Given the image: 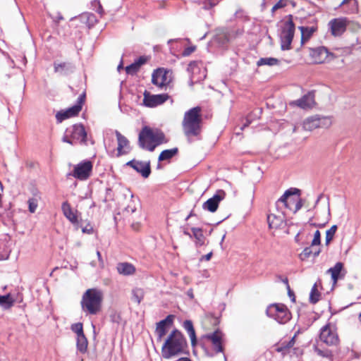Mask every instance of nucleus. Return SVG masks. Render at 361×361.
<instances>
[{
	"instance_id": "61",
	"label": "nucleus",
	"mask_w": 361,
	"mask_h": 361,
	"mask_svg": "<svg viewBox=\"0 0 361 361\" xmlns=\"http://www.w3.org/2000/svg\"><path fill=\"white\" fill-rule=\"evenodd\" d=\"M94 14H88V16H87V19L89 20H92L93 19H94Z\"/></svg>"
},
{
	"instance_id": "54",
	"label": "nucleus",
	"mask_w": 361,
	"mask_h": 361,
	"mask_svg": "<svg viewBox=\"0 0 361 361\" xmlns=\"http://www.w3.org/2000/svg\"><path fill=\"white\" fill-rule=\"evenodd\" d=\"M62 20H63V16L60 13H58L56 16L54 18V21L59 23V21Z\"/></svg>"
},
{
	"instance_id": "55",
	"label": "nucleus",
	"mask_w": 361,
	"mask_h": 361,
	"mask_svg": "<svg viewBox=\"0 0 361 361\" xmlns=\"http://www.w3.org/2000/svg\"><path fill=\"white\" fill-rule=\"evenodd\" d=\"M187 295L190 298V299H193L194 298V294H193V290L192 288H190L187 291Z\"/></svg>"
},
{
	"instance_id": "13",
	"label": "nucleus",
	"mask_w": 361,
	"mask_h": 361,
	"mask_svg": "<svg viewBox=\"0 0 361 361\" xmlns=\"http://www.w3.org/2000/svg\"><path fill=\"white\" fill-rule=\"evenodd\" d=\"M169 98L168 94H151L145 91L143 104L147 107L153 108L164 104Z\"/></svg>"
},
{
	"instance_id": "29",
	"label": "nucleus",
	"mask_w": 361,
	"mask_h": 361,
	"mask_svg": "<svg viewBox=\"0 0 361 361\" xmlns=\"http://www.w3.org/2000/svg\"><path fill=\"white\" fill-rule=\"evenodd\" d=\"M299 30L301 32V44H303L305 42L309 40L312 34L317 30V27L300 26Z\"/></svg>"
},
{
	"instance_id": "4",
	"label": "nucleus",
	"mask_w": 361,
	"mask_h": 361,
	"mask_svg": "<svg viewBox=\"0 0 361 361\" xmlns=\"http://www.w3.org/2000/svg\"><path fill=\"white\" fill-rule=\"evenodd\" d=\"M164 142H166V140L164 133L161 130H153L145 126L139 133V146L149 152H153L157 146Z\"/></svg>"
},
{
	"instance_id": "40",
	"label": "nucleus",
	"mask_w": 361,
	"mask_h": 361,
	"mask_svg": "<svg viewBox=\"0 0 361 361\" xmlns=\"http://www.w3.org/2000/svg\"><path fill=\"white\" fill-rule=\"evenodd\" d=\"M320 298V293L317 290V283H314L311 289L310 294V302L312 304H316Z\"/></svg>"
},
{
	"instance_id": "51",
	"label": "nucleus",
	"mask_w": 361,
	"mask_h": 361,
	"mask_svg": "<svg viewBox=\"0 0 361 361\" xmlns=\"http://www.w3.org/2000/svg\"><path fill=\"white\" fill-rule=\"evenodd\" d=\"M285 6V4L283 3L282 0H280L278 1L272 8V11H274L275 10H277L279 8H283Z\"/></svg>"
},
{
	"instance_id": "62",
	"label": "nucleus",
	"mask_w": 361,
	"mask_h": 361,
	"mask_svg": "<svg viewBox=\"0 0 361 361\" xmlns=\"http://www.w3.org/2000/svg\"><path fill=\"white\" fill-rule=\"evenodd\" d=\"M123 68V61H121L120 64L118 66L117 69H118V71H120Z\"/></svg>"
},
{
	"instance_id": "38",
	"label": "nucleus",
	"mask_w": 361,
	"mask_h": 361,
	"mask_svg": "<svg viewBox=\"0 0 361 361\" xmlns=\"http://www.w3.org/2000/svg\"><path fill=\"white\" fill-rule=\"evenodd\" d=\"M144 298V291L142 288H135L132 290V300L139 305Z\"/></svg>"
},
{
	"instance_id": "11",
	"label": "nucleus",
	"mask_w": 361,
	"mask_h": 361,
	"mask_svg": "<svg viewBox=\"0 0 361 361\" xmlns=\"http://www.w3.org/2000/svg\"><path fill=\"white\" fill-rule=\"evenodd\" d=\"M331 125L330 118L315 115L308 117L303 121V128L312 131L318 128H329Z\"/></svg>"
},
{
	"instance_id": "26",
	"label": "nucleus",
	"mask_w": 361,
	"mask_h": 361,
	"mask_svg": "<svg viewBox=\"0 0 361 361\" xmlns=\"http://www.w3.org/2000/svg\"><path fill=\"white\" fill-rule=\"evenodd\" d=\"M146 61L147 59L145 56H140L137 60L135 61V62L126 67V73L131 75L136 74L138 72L140 66L145 64Z\"/></svg>"
},
{
	"instance_id": "44",
	"label": "nucleus",
	"mask_w": 361,
	"mask_h": 361,
	"mask_svg": "<svg viewBox=\"0 0 361 361\" xmlns=\"http://www.w3.org/2000/svg\"><path fill=\"white\" fill-rule=\"evenodd\" d=\"M312 254V250L310 247H305L302 252L300 254V258L301 260H305Z\"/></svg>"
},
{
	"instance_id": "10",
	"label": "nucleus",
	"mask_w": 361,
	"mask_h": 361,
	"mask_svg": "<svg viewBox=\"0 0 361 361\" xmlns=\"http://www.w3.org/2000/svg\"><path fill=\"white\" fill-rule=\"evenodd\" d=\"M85 92H83L78 98L76 104L66 110L58 111L56 114V119L58 123H61L66 119L74 117L82 110V104L85 100Z\"/></svg>"
},
{
	"instance_id": "59",
	"label": "nucleus",
	"mask_w": 361,
	"mask_h": 361,
	"mask_svg": "<svg viewBox=\"0 0 361 361\" xmlns=\"http://www.w3.org/2000/svg\"><path fill=\"white\" fill-rule=\"evenodd\" d=\"M97 257H98V259H99V262H103V261H102V255H101V253H100V252H99V251H97Z\"/></svg>"
},
{
	"instance_id": "47",
	"label": "nucleus",
	"mask_w": 361,
	"mask_h": 361,
	"mask_svg": "<svg viewBox=\"0 0 361 361\" xmlns=\"http://www.w3.org/2000/svg\"><path fill=\"white\" fill-rule=\"evenodd\" d=\"M219 0H207L205 3V7L207 8H211L216 6L219 3Z\"/></svg>"
},
{
	"instance_id": "3",
	"label": "nucleus",
	"mask_w": 361,
	"mask_h": 361,
	"mask_svg": "<svg viewBox=\"0 0 361 361\" xmlns=\"http://www.w3.org/2000/svg\"><path fill=\"white\" fill-rule=\"evenodd\" d=\"M102 300V290L97 288L87 289L82 296L81 308L86 314L95 315L101 310Z\"/></svg>"
},
{
	"instance_id": "48",
	"label": "nucleus",
	"mask_w": 361,
	"mask_h": 361,
	"mask_svg": "<svg viewBox=\"0 0 361 361\" xmlns=\"http://www.w3.org/2000/svg\"><path fill=\"white\" fill-rule=\"evenodd\" d=\"M111 192H112L111 188H107L106 189V196H105V198L104 199V202H106L107 201L113 200V197H111Z\"/></svg>"
},
{
	"instance_id": "39",
	"label": "nucleus",
	"mask_w": 361,
	"mask_h": 361,
	"mask_svg": "<svg viewBox=\"0 0 361 361\" xmlns=\"http://www.w3.org/2000/svg\"><path fill=\"white\" fill-rule=\"evenodd\" d=\"M314 352L317 353V355L322 357H326V358H330L332 360L333 354L331 350L325 348V349H321L317 345L314 346Z\"/></svg>"
},
{
	"instance_id": "64",
	"label": "nucleus",
	"mask_w": 361,
	"mask_h": 361,
	"mask_svg": "<svg viewBox=\"0 0 361 361\" xmlns=\"http://www.w3.org/2000/svg\"><path fill=\"white\" fill-rule=\"evenodd\" d=\"M178 361H191V360L188 357H181Z\"/></svg>"
},
{
	"instance_id": "31",
	"label": "nucleus",
	"mask_w": 361,
	"mask_h": 361,
	"mask_svg": "<svg viewBox=\"0 0 361 361\" xmlns=\"http://www.w3.org/2000/svg\"><path fill=\"white\" fill-rule=\"evenodd\" d=\"M178 152V149L177 147H174L169 149L163 150L158 158L159 161H163L166 160H170L174 156H176Z\"/></svg>"
},
{
	"instance_id": "16",
	"label": "nucleus",
	"mask_w": 361,
	"mask_h": 361,
	"mask_svg": "<svg viewBox=\"0 0 361 361\" xmlns=\"http://www.w3.org/2000/svg\"><path fill=\"white\" fill-rule=\"evenodd\" d=\"M345 18H334L329 23V26L332 35L337 37L341 36L346 30Z\"/></svg>"
},
{
	"instance_id": "32",
	"label": "nucleus",
	"mask_w": 361,
	"mask_h": 361,
	"mask_svg": "<svg viewBox=\"0 0 361 361\" xmlns=\"http://www.w3.org/2000/svg\"><path fill=\"white\" fill-rule=\"evenodd\" d=\"M87 345H88V341H87V339L86 336H85V334L78 335L77 336L76 347H77V350L80 353H86L87 349Z\"/></svg>"
},
{
	"instance_id": "53",
	"label": "nucleus",
	"mask_w": 361,
	"mask_h": 361,
	"mask_svg": "<svg viewBox=\"0 0 361 361\" xmlns=\"http://www.w3.org/2000/svg\"><path fill=\"white\" fill-rule=\"evenodd\" d=\"M212 256V252H211L205 255H203L201 258V260L209 261L211 259Z\"/></svg>"
},
{
	"instance_id": "34",
	"label": "nucleus",
	"mask_w": 361,
	"mask_h": 361,
	"mask_svg": "<svg viewBox=\"0 0 361 361\" xmlns=\"http://www.w3.org/2000/svg\"><path fill=\"white\" fill-rule=\"evenodd\" d=\"M192 231L194 238L196 240V244L198 246H202L204 244V236L202 230L200 228H192Z\"/></svg>"
},
{
	"instance_id": "19",
	"label": "nucleus",
	"mask_w": 361,
	"mask_h": 361,
	"mask_svg": "<svg viewBox=\"0 0 361 361\" xmlns=\"http://www.w3.org/2000/svg\"><path fill=\"white\" fill-rule=\"evenodd\" d=\"M285 220V214L282 210L279 209L278 214H269L267 215V222L269 228H279Z\"/></svg>"
},
{
	"instance_id": "49",
	"label": "nucleus",
	"mask_w": 361,
	"mask_h": 361,
	"mask_svg": "<svg viewBox=\"0 0 361 361\" xmlns=\"http://www.w3.org/2000/svg\"><path fill=\"white\" fill-rule=\"evenodd\" d=\"M291 346H292V345L290 344V342L288 344H287V345H284V346H283V345H281V346H280V347H278V348H276V350H277L278 352H281V353H286V351H287V350H288Z\"/></svg>"
},
{
	"instance_id": "37",
	"label": "nucleus",
	"mask_w": 361,
	"mask_h": 361,
	"mask_svg": "<svg viewBox=\"0 0 361 361\" xmlns=\"http://www.w3.org/2000/svg\"><path fill=\"white\" fill-rule=\"evenodd\" d=\"M202 66V63L199 61H191L187 68V71L192 75H195L197 74L200 71L201 67Z\"/></svg>"
},
{
	"instance_id": "25",
	"label": "nucleus",
	"mask_w": 361,
	"mask_h": 361,
	"mask_svg": "<svg viewBox=\"0 0 361 361\" xmlns=\"http://www.w3.org/2000/svg\"><path fill=\"white\" fill-rule=\"evenodd\" d=\"M54 71L59 73L61 75H68L70 73L73 72L75 66L73 63L69 62L56 63H54Z\"/></svg>"
},
{
	"instance_id": "6",
	"label": "nucleus",
	"mask_w": 361,
	"mask_h": 361,
	"mask_svg": "<svg viewBox=\"0 0 361 361\" xmlns=\"http://www.w3.org/2000/svg\"><path fill=\"white\" fill-rule=\"evenodd\" d=\"M267 315L276 320L278 323L283 324L291 319V313L288 308L282 303L271 304L266 310Z\"/></svg>"
},
{
	"instance_id": "57",
	"label": "nucleus",
	"mask_w": 361,
	"mask_h": 361,
	"mask_svg": "<svg viewBox=\"0 0 361 361\" xmlns=\"http://www.w3.org/2000/svg\"><path fill=\"white\" fill-rule=\"evenodd\" d=\"M320 252H321L320 249H318V250H314V251L312 250V255H313L314 257H317L319 255Z\"/></svg>"
},
{
	"instance_id": "43",
	"label": "nucleus",
	"mask_w": 361,
	"mask_h": 361,
	"mask_svg": "<svg viewBox=\"0 0 361 361\" xmlns=\"http://www.w3.org/2000/svg\"><path fill=\"white\" fill-rule=\"evenodd\" d=\"M321 244V233L319 230H317L314 234V238L312 240L311 246L314 247Z\"/></svg>"
},
{
	"instance_id": "23",
	"label": "nucleus",
	"mask_w": 361,
	"mask_h": 361,
	"mask_svg": "<svg viewBox=\"0 0 361 361\" xmlns=\"http://www.w3.org/2000/svg\"><path fill=\"white\" fill-rule=\"evenodd\" d=\"M293 103L302 109L311 108L314 104V94L310 92Z\"/></svg>"
},
{
	"instance_id": "5",
	"label": "nucleus",
	"mask_w": 361,
	"mask_h": 361,
	"mask_svg": "<svg viewBox=\"0 0 361 361\" xmlns=\"http://www.w3.org/2000/svg\"><path fill=\"white\" fill-rule=\"evenodd\" d=\"M62 141L71 145H76L78 144L87 145V135L84 126L82 124H75L68 128L62 137Z\"/></svg>"
},
{
	"instance_id": "22",
	"label": "nucleus",
	"mask_w": 361,
	"mask_h": 361,
	"mask_svg": "<svg viewBox=\"0 0 361 361\" xmlns=\"http://www.w3.org/2000/svg\"><path fill=\"white\" fill-rule=\"evenodd\" d=\"M205 337L212 342L214 349L216 353H222L224 351L221 333L219 331H215L212 334H207Z\"/></svg>"
},
{
	"instance_id": "15",
	"label": "nucleus",
	"mask_w": 361,
	"mask_h": 361,
	"mask_svg": "<svg viewBox=\"0 0 361 361\" xmlns=\"http://www.w3.org/2000/svg\"><path fill=\"white\" fill-rule=\"evenodd\" d=\"M127 166L132 167L137 173H140L142 177L148 178L151 173L150 161L145 162L133 159L126 164Z\"/></svg>"
},
{
	"instance_id": "7",
	"label": "nucleus",
	"mask_w": 361,
	"mask_h": 361,
	"mask_svg": "<svg viewBox=\"0 0 361 361\" xmlns=\"http://www.w3.org/2000/svg\"><path fill=\"white\" fill-rule=\"evenodd\" d=\"M288 20L284 23L280 35L281 48L282 50H289L291 48V43L295 33V24L293 20V16L288 15Z\"/></svg>"
},
{
	"instance_id": "18",
	"label": "nucleus",
	"mask_w": 361,
	"mask_h": 361,
	"mask_svg": "<svg viewBox=\"0 0 361 361\" xmlns=\"http://www.w3.org/2000/svg\"><path fill=\"white\" fill-rule=\"evenodd\" d=\"M329 51L324 47H319L314 49H310V55L315 63H324L329 55Z\"/></svg>"
},
{
	"instance_id": "42",
	"label": "nucleus",
	"mask_w": 361,
	"mask_h": 361,
	"mask_svg": "<svg viewBox=\"0 0 361 361\" xmlns=\"http://www.w3.org/2000/svg\"><path fill=\"white\" fill-rule=\"evenodd\" d=\"M71 330L75 333L77 334V336L78 335H83L84 334V332H83V327H82V324L80 323V322H78V323H75V324H72L71 326Z\"/></svg>"
},
{
	"instance_id": "14",
	"label": "nucleus",
	"mask_w": 361,
	"mask_h": 361,
	"mask_svg": "<svg viewBox=\"0 0 361 361\" xmlns=\"http://www.w3.org/2000/svg\"><path fill=\"white\" fill-rule=\"evenodd\" d=\"M226 197V192L223 190H218L216 192L202 204V208L210 212H215L221 201Z\"/></svg>"
},
{
	"instance_id": "24",
	"label": "nucleus",
	"mask_w": 361,
	"mask_h": 361,
	"mask_svg": "<svg viewBox=\"0 0 361 361\" xmlns=\"http://www.w3.org/2000/svg\"><path fill=\"white\" fill-rule=\"evenodd\" d=\"M343 269V264L342 262H337L333 267L329 268L327 271V274H330L334 284L336 283L339 279L344 276L345 274H342Z\"/></svg>"
},
{
	"instance_id": "8",
	"label": "nucleus",
	"mask_w": 361,
	"mask_h": 361,
	"mask_svg": "<svg viewBox=\"0 0 361 361\" xmlns=\"http://www.w3.org/2000/svg\"><path fill=\"white\" fill-rule=\"evenodd\" d=\"M319 340L328 346H336L339 344V337L336 326L331 323H327L319 331Z\"/></svg>"
},
{
	"instance_id": "9",
	"label": "nucleus",
	"mask_w": 361,
	"mask_h": 361,
	"mask_svg": "<svg viewBox=\"0 0 361 361\" xmlns=\"http://www.w3.org/2000/svg\"><path fill=\"white\" fill-rule=\"evenodd\" d=\"M172 73L164 68H157L154 70L152 75V83L156 85L159 90H166L168 87L171 88L172 82Z\"/></svg>"
},
{
	"instance_id": "35",
	"label": "nucleus",
	"mask_w": 361,
	"mask_h": 361,
	"mask_svg": "<svg viewBox=\"0 0 361 361\" xmlns=\"http://www.w3.org/2000/svg\"><path fill=\"white\" fill-rule=\"evenodd\" d=\"M279 63V61L273 57H268V58H260L257 61V66H273L275 65H278Z\"/></svg>"
},
{
	"instance_id": "36",
	"label": "nucleus",
	"mask_w": 361,
	"mask_h": 361,
	"mask_svg": "<svg viewBox=\"0 0 361 361\" xmlns=\"http://www.w3.org/2000/svg\"><path fill=\"white\" fill-rule=\"evenodd\" d=\"M14 300L10 294L0 295V305L5 310L9 309L13 305Z\"/></svg>"
},
{
	"instance_id": "58",
	"label": "nucleus",
	"mask_w": 361,
	"mask_h": 361,
	"mask_svg": "<svg viewBox=\"0 0 361 361\" xmlns=\"http://www.w3.org/2000/svg\"><path fill=\"white\" fill-rule=\"evenodd\" d=\"M326 224H311V225L315 226V227H319V228H322L325 226Z\"/></svg>"
},
{
	"instance_id": "1",
	"label": "nucleus",
	"mask_w": 361,
	"mask_h": 361,
	"mask_svg": "<svg viewBox=\"0 0 361 361\" xmlns=\"http://www.w3.org/2000/svg\"><path fill=\"white\" fill-rule=\"evenodd\" d=\"M201 111V107L195 106L187 111L184 114L182 123L183 129L190 142L192 137H198L201 133L202 121Z\"/></svg>"
},
{
	"instance_id": "50",
	"label": "nucleus",
	"mask_w": 361,
	"mask_h": 361,
	"mask_svg": "<svg viewBox=\"0 0 361 361\" xmlns=\"http://www.w3.org/2000/svg\"><path fill=\"white\" fill-rule=\"evenodd\" d=\"M82 231L83 233L91 234L93 233V228L91 226L88 225L85 227L82 228Z\"/></svg>"
},
{
	"instance_id": "30",
	"label": "nucleus",
	"mask_w": 361,
	"mask_h": 361,
	"mask_svg": "<svg viewBox=\"0 0 361 361\" xmlns=\"http://www.w3.org/2000/svg\"><path fill=\"white\" fill-rule=\"evenodd\" d=\"M183 328L188 333V335L191 340V345L192 346L195 345V344L197 343V339H196L195 331V329H194L192 322L190 320H185L183 322Z\"/></svg>"
},
{
	"instance_id": "45",
	"label": "nucleus",
	"mask_w": 361,
	"mask_h": 361,
	"mask_svg": "<svg viewBox=\"0 0 361 361\" xmlns=\"http://www.w3.org/2000/svg\"><path fill=\"white\" fill-rule=\"evenodd\" d=\"M29 203V211L31 213H34L37 207V204L36 201L33 199H30L28 200Z\"/></svg>"
},
{
	"instance_id": "56",
	"label": "nucleus",
	"mask_w": 361,
	"mask_h": 361,
	"mask_svg": "<svg viewBox=\"0 0 361 361\" xmlns=\"http://www.w3.org/2000/svg\"><path fill=\"white\" fill-rule=\"evenodd\" d=\"M288 289V295L290 298H293L292 300H295V295L294 293L289 288Z\"/></svg>"
},
{
	"instance_id": "2",
	"label": "nucleus",
	"mask_w": 361,
	"mask_h": 361,
	"mask_svg": "<svg viewBox=\"0 0 361 361\" xmlns=\"http://www.w3.org/2000/svg\"><path fill=\"white\" fill-rule=\"evenodd\" d=\"M187 341L183 334L178 329H174L166 340L162 346V355L166 359L178 355L183 351Z\"/></svg>"
},
{
	"instance_id": "28",
	"label": "nucleus",
	"mask_w": 361,
	"mask_h": 361,
	"mask_svg": "<svg viewBox=\"0 0 361 361\" xmlns=\"http://www.w3.org/2000/svg\"><path fill=\"white\" fill-rule=\"evenodd\" d=\"M117 271L123 276L133 275L135 272V267L128 262H120L116 266Z\"/></svg>"
},
{
	"instance_id": "33",
	"label": "nucleus",
	"mask_w": 361,
	"mask_h": 361,
	"mask_svg": "<svg viewBox=\"0 0 361 361\" xmlns=\"http://www.w3.org/2000/svg\"><path fill=\"white\" fill-rule=\"evenodd\" d=\"M11 249L4 240H0V261L8 259L10 254Z\"/></svg>"
},
{
	"instance_id": "21",
	"label": "nucleus",
	"mask_w": 361,
	"mask_h": 361,
	"mask_svg": "<svg viewBox=\"0 0 361 361\" xmlns=\"http://www.w3.org/2000/svg\"><path fill=\"white\" fill-rule=\"evenodd\" d=\"M173 316L168 315L164 319L157 324L156 334L161 340L167 333V327L173 324Z\"/></svg>"
},
{
	"instance_id": "12",
	"label": "nucleus",
	"mask_w": 361,
	"mask_h": 361,
	"mask_svg": "<svg viewBox=\"0 0 361 361\" xmlns=\"http://www.w3.org/2000/svg\"><path fill=\"white\" fill-rule=\"evenodd\" d=\"M92 163L90 161H83L74 166L73 171L69 174L80 180H86L91 175Z\"/></svg>"
},
{
	"instance_id": "17",
	"label": "nucleus",
	"mask_w": 361,
	"mask_h": 361,
	"mask_svg": "<svg viewBox=\"0 0 361 361\" xmlns=\"http://www.w3.org/2000/svg\"><path fill=\"white\" fill-rule=\"evenodd\" d=\"M61 210L63 215L75 226L76 229L81 227L77 215L78 211H73L71 204L67 201L63 202L61 205Z\"/></svg>"
},
{
	"instance_id": "41",
	"label": "nucleus",
	"mask_w": 361,
	"mask_h": 361,
	"mask_svg": "<svg viewBox=\"0 0 361 361\" xmlns=\"http://www.w3.org/2000/svg\"><path fill=\"white\" fill-rule=\"evenodd\" d=\"M337 226L333 225L329 230L326 232V245H329V243L333 240L334 236L337 231Z\"/></svg>"
},
{
	"instance_id": "46",
	"label": "nucleus",
	"mask_w": 361,
	"mask_h": 361,
	"mask_svg": "<svg viewBox=\"0 0 361 361\" xmlns=\"http://www.w3.org/2000/svg\"><path fill=\"white\" fill-rule=\"evenodd\" d=\"M195 50V46L186 47L183 51V56H188L190 55Z\"/></svg>"
},
{
	"instance_id": "27",
	"label": "nucleus",
	"mask_w": 361,
	"mask_h": 361,
	"mask_svg": "<svg viewBox=\"0 0 361 361\" xmlns=\"http://www.w3.org/2000/svg\"><path fill=\"white\" fill-rule=\"evenodd\" d=\"M299 192H300V190L296 188H293V189L290 188V189L286 190V192L283 193V195L276 202V209L281 210L282 208L281 207V204H282L286 208L288 207V204H287L288 197H290V195H293L295 193H299Z\"/></svg>"
},
{
	"instance_id": "52",
	"label": "nucleus",
	"mask_w": 361,
	"mask_h": 361,
	"mask_svg": "<svg viewBox=\"0 0 361 361\" xmlns=\"http://www.w3.org/2000/svg\"><path fill=\"white\" fill-rule=\"evenodd\" d=\"M303 206V202L302 199H299L298 201L295 204V208L294 213H296L298 210H300Z\"/></svg>"
},
{
	"instance_id": "63",
	"label": "nucleus",
	"mask_w": 361,
	"mask_h": 361,
	"mask_svg": "<svg viewBox=\"0 0 361 361\" xmlns=\"http://www.w3.org/2000/svg\"><path fill=\"white\" fill-rule=\"evenodd\" d=\"M250 123V121H249L248 120L247 121V122L243 124V126L241 127V130H243L244 128L247 127L249 126V124Z\"/></svg>"
},
{
	"instance_id": "20",
	"label": "nucleus",
	"mask_w": 361,
	"mask_h": 361,
	"mask_svg": "<svg viewBox=\"0 0 361 361\" xmlns=\"http://www.w3.org/2000/svg\"><path fill=\"white\" fill-rule=\"evenodd\" d=\"M115 134L118 141L117 156L129 153L130 147L128 140L118 130L115 131Z\"/></svg>"
},
{
	"instance_id": "60",
	"label": "nucleus",
	"mask_w": 361,
	"mask_h": 361,
	"mask_svg": "<svg viewBox=\"0 0 361 361\" xmlns=\"http://www.w3.org/2000/svg\"><path fill=\"white\" fill-rule=\"evenodd\" d=\"M281 281H282L284 283H286V286H287V288H289V287H290V286H289V284H288V279H287V278H285V279H281Z\"/></svg>"
}]
</instances>
